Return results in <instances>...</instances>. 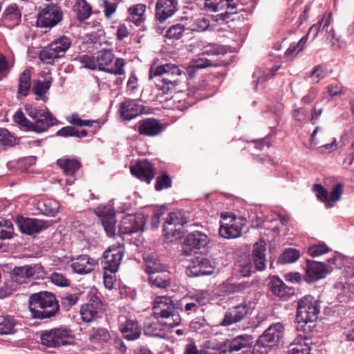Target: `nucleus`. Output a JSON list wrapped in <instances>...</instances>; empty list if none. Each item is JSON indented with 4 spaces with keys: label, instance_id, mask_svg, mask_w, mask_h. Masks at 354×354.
Listing matches in <instances>:
<instances>
[{
    "label": "nucleus",
    "instance_id": "1",
    "mask_svg": "<svg viewBox=\"0 0 354 354\" xmlns=\"http://www.w3.org/2000/svg\"><path fill=\"white\" fill-rule=\"evenodd\" d=\"M203 302L204 297L198 295H187L177 301L176 304L171 297H157L154 301L153 310L156 316L165 319L164 324L169 327H174L181 322L179 312H184L188 315L196 313Z\"/></svg>",
    "mask_w": 354,
    "mask_h": 354
},
{
    "label": "nucleus",
    "instance_id": "2",
    "mask_svg": "<svg viewBox=\"0 0 354 354\" xmlns=\"http://www.w3.org/2000/svg\"><path fill=\"white\" fill-rule=\"evenodd\" d=\"M186 76L185 71L174 64H165L158 66H151L149 79L156 78V87L163 94L172 92L180 83V77Z\"/></svg>",
    "mask_w": 354,
    "mask_h": 354
},
{
    "label": "nucleus",
    "instance_id": "3",
    "mask_svg": "<svg viewBox=\"0 0 354 354\" xmlns=\"http://www.w3.org/2000/svg\"><path fill=\"white\" fill-rule=\"evenodd\" d=\"M29 308L33 318L46 319L58 313L59 305L52 292L41 291L30 296Z\"/></svg>",
    "mask_w": 354,
    "mask_h": 354
},
{
    "label": "nucleus",
    "instance_id": "4",
    "mask_svg": "<svg viewBox=\"0 0 354 354\" xmlns=\"http://www.w3.org/2000/svg\"><path fill=\"white\" fill-rule=\"evenodd\" d=\"M83 59V62L86 64V67L89 69L95 70L98 68L100 71L120 75L124 73V59L117 58L114 64H112L114 60V55L111 50L104 49L99 51L95 62L94 57L89 56L84 57Z\"/></svg>",
    "mask_w": 354,
    "mask_h": 354
},
{
    "label": "nucleus",
    "instance_id": "5",
    "mask_svg": "<svg viewBox=\"0 0 354 354\" xmlns=\"http://www.w3.org/2000/svg\"><path fill=\"white\" fill-rule=\"evenodd\" d=\"M319 312V306L314 297L309 295L301 298L298 301L297 308V329L305 333L310 332L312 326L308 324L317 320Z\"/></svg>",
    "mask_w": 354,
    "mask_h": 354
},
{
    "label": "nucleus",
    "instance_id": "6",
    "mask_svg": "<svg viewBox=\"0 0 354 354\" xmlns=\"http://www.w3.org/2000/svg\"><path fill=\"white\" fill-rule=\"evenodd\" d=\"M283 326L279 322L270 326L257 340V352L260 354H268L271 348L278 345L283 336Z\"/></svg>",
    "mask_w": 354,
    "mask_h": 354
},
{
    "label": "nucleus",
    "instance_id": "7",
    "mask_svg": "<svg viewBox=\"0 0 354 354\" xmlns=\"http://www.w3.org/2000/svg\"><path fill=\"white\" fill-rule=\"evenodd\" d=\"M71 45V40L62 36L45 46L39 53V58L44 64H53L55 59L64 56Z\"/></svg>",
    "mask_w": 354,
    "mask_h": 354
},
{
    "label": "nucleus",
    "instance_id": "8",
    "mask_svg": "<svg viewBox=\"0 0 354 354\" xmlns=\"http://www.w3.org/2000/svg\"><path fill=\"white\" fill-rule=\"evenodd\" d=\"M24 109L26 113L33 120L31 131L40 133L57 123V119L48 111L38 109L30 104L25 105Z\"/></svg>",
    "mask_w": 354,
    "mask_h": 354
},
{
    "label": "nucleus",
    "instance_id": "9",
    "mask_svg": "<svg viewBox=\"0 0 354 354\" xmlns=\"http://www.w3.org/2000/svg\"><path fill=\"white\" fill-rule=\"evenodd\" d=\"M63 19V11L57 3H49L41 9L37 15V26L39 28H52Z\"/></svg>",
    "mask_w": 354,
    "mask_h": 354
},
{
    "label": "nucleus",
    "instance_id": "10",
    "mask_svg": "<svg viewBox=\"0 0 354 354\" xmlns=\"http://www.w3.org/2000/svg\"><path fill=\"white\" fill-rule=\"evenodd\" d=\"M71 337H72L71 330L66 327L46 330L42 331L40 335L41 344L50 348H57L65 345Z\"/></svg>",
    "mask_w": 354,
    "mask_h": 354
},
{
    "label": "nucleus",
    "instance_id": "11",
    "mask_svg": "<svg viewBox=\"0 0 354 354\" xmlns=\"http://www.w3.org/2000/svg\"><path fill=\"white\" fill-rule=\"evenodd\" d=\"M124 254V248L123 245L117 243L110 246L103 254L102 265L104 270L109 272L110 274L115 273L118 270Z\"/></svg>",
    "mask_w": 354,
    "mask_h": 354
},
{
    "label": "nucleus",
    "instance_id": "12",
    "mask_svg": "<svg viewBox=\"0 0 354 354\" xmlns=\"http://www.w3.org/2000/svg\"><path fill=\"white\" fill-rule=\"evenodd\" d=\"M187 223V220L183 217L181 212L170 213L163 226L165 236L167 239L180 238L183 234V227Z\"/></svg>",
    "mask_w": 354,
    "mask_h": 354
},
{
    "label": "nucleus",
    "instance_id": "13",
    "mask_svg": "<svg viewBox=\"0 0 354 354\" xmlns=\"http://www.w3.org/2000/svg\"><path fill=\"white\" fill-rule=\"evenodd\" d=\"M44 274V268L40 264L26 265L15 267L11 274L12 279L17 283H27L30 279L42 278Z\"/></svg>",
    "mask_w": 354,
    "mask_h": 354
},
{
    "label": "nucleus",
    "instance_id": "14",
    "mask_svg": "<svg viewBox=\"0 0 354 354\" xmlns=\"http://www.w3.org/2000/svg\"><path fill=\"white\" fill-rule=\"evenodd\" d=\"M237 0H205V6L212 11H218L226 8L227 11L220 15L222 20L227 21L231 16L242 10L237 3Z\"/></svg>",
    "mask_w": 354,
    "mask_h": 354
},
{
    "label": "nucleus",
    "instance_id": "15",
    "mask_svg": "<svg viewBox=\"0 0 354 354\" xmlns=\"http://www.w3.org/2000/svg\"><path fill=\"white\" fill-rule=\"evenodd\" d=\"M250 313V308L246 302L232 306L225 312L220 325L222 326H230L239 323L247 318Z\"/></svg>",
    "mask_w": 354,
    "mask_h": 354
},
{
    "label": "nucleus",
    "instance_id": "16",
    "mask_svg": "<svg viewBox=\"0 0 354 354\" xmlns=\"http://www.w3.org/2000/svg\"><path fill=\"white\" fill-rule=\"evenodd\" d=\"M99 217L102 225L109 236H113L115 232V214L111 205L98 206L94 210Z\"/></svg>",
    "mask_w": 354,
    "mask_h": 354
},
{
    "label": "nucleus",
    "instance_id": "17",
    "mask_svg": "<svg viewBox=\"0 0 354 354\" xmlns=\"http://www.w3.org/2000/svg\"><path fill=\"white\" fill-rule=\"evenodd\" d=\"M214 268L209 259L196 257L192 260L186 269V274L189 277L209 275L213 273Z\"/></svg>",
    "mask_w": 354,
    "mask_h": 354
},
{
    "label": "nucleus",
    "instance_id": "18",
    "mask_svg": "<svg viewBox=\"0 0 354 354\" xmlns=\"http://www.w3.org/2000/svg\"><path fill=\"white\" fill-rule=\"evenodd\" d=\"M247 220L242 216H232L229 223L221 225L220 235L225 239H234L241 235L243 228L246 225Z\"/></svg>",
    "mask_w": 354,
    "mask_h": 354
},
{
    "label": "nucleus",
    "instance_id": "19",
    "mask_svg": "<svg viewBox=\"0 0 354 354\" xmlns=\"http://www.w3.org/2000/svg\"><path fill=\"white\" fill-rule=\"evenodd\" d=\"M145 220L142 214H129L122 218L119 226V230L122 234H131L142 231Z\"/></svg>",
    "mask_w": 354,
    "mask_h": 354
},
{
    "label": "nucleus",
    "instance_id": "20",
    "mask_svg": "<svg viewBox=\"0 0 354 354\" xmlns=\"http://www.w3.org/2000/svg\"><path fill=\"white\" fill-rule=\"evenodd\" d=\"M16 223L20 231L28 235L39 233L42 230L47 228L48 226L43 220L26 218L22 216L17 217Z\"/></svg>",
    "mask_w": 354,
    "mask_h": 354
},
{
    "label": "nucleus",
    "instance_id": "21",
    "mask_svg": "<svg viewBox=\"0 0 354 354\" xmlns=\"http://www.w3.org/2000/svg\"><path fill=\"white\" fill-rule=\"evenodd\" d=\"M207 236L200 231H194L187 235L183 243V250L185 253L189 254L205 248L209 243Z\"/></svg>",
    "mask_w": 354,
    "mask_h": 354
},
{
    "label": "nucleus",
    "instance_id": "22",
    "mask_svg": "<svg viewBox=\"0 0 354 354\" xmlns=\"http://www.w3.org/2000/svg\"><path fill=\"white\" fill-rule=\"evenodd\" d=\"M252 337L249 335H239L226 342L225 346L230 352L243 350L241 354H254Z\"/></svg>",
    "mask_w": 354,
    "mask_h": 354
},
{
    "label": "nucleus",
    "instance_id": "23",
    "mask_svg": "<svg viewBox=\"0 0 354 354\" xmlns=\"http://www.w3.org/2000/svg\"><path fill=\"white\" fill-rule=\"evenodd\" d=\"M131 173L142 181L150 183L154 178L155 168L152 163L147 160H140L131 166Z\"/></svg>",
    "mask_w": 354,
    "mask_h": 354
},
{
    "label": "nucleus",
    "instance_id": "24",
    "mask_svg": "<svg viewBox=\"0 0 354 354\" xmlns=\"http://www.w3.org/2000/svg\"><path fill=\"white\" fill-rule=\"evenodd\" d=\"M119 322L120 330L124 339L132 341L140 336L142 328L136 320L122 316Z\"/></svg>",
    "mask_w": 354,
    "mask_h": 354
},
{
    "label": "nucleus",
    "instance_id": "25",
    "mask_svg": "<svg viewBox=\"0 0 354 354\" xmlns=\"http://www.w3.org/2000/svg\"><path fill=\"white\" fill-rule=\"evenodd\" d=\"M306 279L308 282H313L324 278L331 269L327 265L315 261H306Z\"/></svg>",
    "mask_w": 354,
    "mask_h": 354
},
{
    "label": "nucleus",
    "instance_id": "26",
    "mask_svg": "<svg viewBox=\"0 0 354 354\" xmlns=\"http://www.w3.org/2000/svg\"><path fill=\"white\" fill-rule=\"evenodd\" d=\"M178 8V0H158L156 4V17L160 22H163L173 16Z\"/></svg>",
    "mask_w": 354,
    "mask_h": 354
},
{
    "label": "nucleus",
    "instance_id": "27",
    "mask_svg": "<svg viewBox=\"0 0 354 354\" xmlns=\"http://www.w3.org/2000/svg\"><path fill=\"white\" fill-rule=\"evenodd\" d=\"M136 127L140 135L149 137L156 136L164 129L162 124L154 118H146L140 120Z\"/></svg>",
    "mask_w": 354,
    "mask_h": 354
},
{
    "label": "nucleus",
    "instance_id": "28",
    "mask_svg": "<svg viewBox=\"0 0 354 354\" xmlns=\"http://www.w3.org/2000/svg\"><path fill=\"white\" fill-rule=\"evenodd\" d=\"M143 106L135 100H127L120 103V113L123 120H131L143 113Z\"/></svg>",
    "mask_w": 354,
    "mask_h": 354
},
{
    "label": "nucleus",
    "instance_id": "29",
    "mask_svg": "<svg viewBox=\"0 0 354 354\" xmlns=\"http://www.w3.org/2000/svg\"><path fill=\"white\" fill-rule=\"evenodd\" d=\"M252 259L257 270L261 272L266 269V243L264 241L260 240L254 244Z\"/></svg>",
    "mask_w": 354,
    "mask_h": 354
},
{
    "label": "nucleus",
    "instance_id": "30",
    "mask_svg": "<svg viewBox=\"0 0 354 354\" xmlns=\"http://www.w3.org/2000/svg\"><path fill=\"white\" fill-rule=\"evenodd\" d=\"M269 286L273 295L281 298L283 300H287L295 295V289L286 286L278 277H273L270 281Z\"/></svg>",
    "mask_w": 354,
    "mask_h": 354
},
{
    "label": "nucleus",
    "instance_id": "31",
    "mask_svg": "<svg viewBox=\"0 0 354 354\" xmlns=\"http://www.w3.org/2000/svg\"><path fill=\"white\" fill-rule=\"evenodd\" d=\"M95 265L94 259L86 254H82L72 260L71 267L75 272L84 274L91 272Z\"/></svg>",
    "mask_w": 354,
    "mask_h": 354
},
{
    "label": "nucleus",
    "instance_id": "32",
    "mask_svg": "<svg viewBox=\"0 0 354 354\" xmlns=\"http://www.w3.org/2000/svg\"><path fill=\"white\" fill-rule=\"evenodd\" d=\"M57 165L66 176H73L82 166L78 159L66 156L58 159Z\"/></svg>",
    "mask_w": 354,
    "mask_h": 354
},
{
    "label": "nucleus",
    "instance_id": "33",
    "mask_svg": "<svg viewBox=\"0 0 354 354\" xmlns=\"http://www.w3.org/2000/svg\"><path fill=\"white\" fill-rule=\"evenodd\" d=\"M146 6L138 3L131 6L128 9L127 21L133 23L136 26H140L145 21Z\"/></svg>",
    "mask_w": 354,
    "mask_h": 354
},
{
    "label": "nucleus",
    "instance_id": "34",
    "mask_svg": "<svg viewBox=\"0 0 354 354\" xmlns=\"http://www.w3.org/2000/svg\"><path fill=\"white\" fill-rule=\"evenodd\" d=\"M153 315L158 320L156 322H152L151 319H147L145 322L144 331L146 335L156 337H163L165 335V330L163 326H167L165 322V319L162 317H158L154 314ZM167 327L170 328L169 326Z\"/></svg>",
    "mask_w": 354,
    "mask_h": 354
},
{
    "label": "nucleus",
    "instance_id": "35",
    "mask_svg": "<svg viewBox=\"0 0 354 354\" xmlns=\"http://www.w3.org/2000/svg\"><path fill=\"white\" fill-rule=\"evenodd\" d=\"M310 339L306 336L299 335L288 346V354H310Z\"/></svg>",
    "mask_w": 354,
    "mask_h": 354
},
{
    "label": "nucleus",
    "instance_id": "36",
    "mask_svg": "<svg viewBox=\"0 0 354 354\" xmlns=\"http://www.w3.org/2000/svg\"><path fill=\"white\" fill-rule=\"evenodd\" d=\"M21 15L16 4L9 5L4 10L1 20L6 26L14 27L21 21Z\"/></svg>",
    "mask_w": 354,
    "mask_h": 354
},
{
    "label": "nucleus",
    "instance_id": "37",
    "mask_svg": "<svg viewBox=\"0 0 354 354\" xmlns=\"http://www.w3.org/2000/svg\"><path fill=\"white\" fill-rule=\"evenodd\" d=\"M145 263V271L149 275L165 272L167 267L162 264L155 254H145L144 256Z\"/></svg>",
    "mask_w": 354,
    "mask_h": 354
},
{
    "label": "nucleus",
    "instance_id": "38",
    "mask_svg": "<svg viewBox=\"0 0 354 354\" xmlns=\"http://www.w3.org/2000/svg\"><path fill=\"white\" fill-rule=\"evenodd\" d=\"M31 86V71L25 69L19 77L17 98L26 97Z\"/></svg>",
    "mask_w": 354,
    "mask_h": 354
},
{
    "label": "nucleus",
    "instance_id": "39",
    "mask_svg": "<svg viewBox=\"0 0 354 354\" xmlns=\"http://www.w3.org/2000/svg\"><path fill=\"white\" fill-rule=\"evenodd\" d=\"M149 281L151 286L165 289L171 286L169 275L165 272L149 275Z\"/></svg>",
    "mask_w": 354,
    "mask_h": 354
},
{
    "label": "nucleus",
    "instance_id": "40",
    "mask_svg": "<svg viewBox=\"0 0 354 354\" xmlns=\"http://www.w3.org/2000/svg\"><path fill=\"white\" fill-rule=\"evenodd\" d=\"M17 325V319L10 315H6L0 318V335H12L17 331L15 327Z\"/></svg>",
    "mask_w": 354,
    "mask_h": 354
},
{
    "label": "nucleus",
    "instance_id": "41",
    "mask_svg": "<svg viewBox=\"0 0 354 354\" xmlns=\"http://www.w3.org/2000/svg\"><path fill=\"white\" fill-rule=\"evenodd\" d=\"M82 318L85 322H91L101 316L102 308L97 309L91 305L84 304L80 311Z\"/></svg>",
    "mask_w": 354,
    "mask_h": 354
},
{
    "label": "nucleus",
    "instance_id": "42",
    "mask_svg": "<svg viewBox=\"0 0 354 354\" xmlns=\"http://www.w3.org/2000/svg\"><path fill=\"white\" fill-rule=\"evenodd\" d=\"M299 250L295 248L286 249L277 259L280 264L292 263L295 262L300 257Z\"/></svg>",
    "mask_w": 354,
    "mask_h": 354
},
{
    "label": "nucleus",
    "instance_id": "43",
    "mask_svg": "<svg viewBox=\"0 0 354 354\" xmlns=\"http://www.w3.org/2000/svg\"><path fill=\"white\" fill-rule=\"evenodd\" d=\"M110 337L109 332L104 328H93L90 330L89 339L95 343L107 342Z\"/></svg>",
    "mask_w": 354,
    "mask_h": 354
},
{
    "label": "nucleus",
    "instance_id": "44",
    "mask_svg": "<svg viewBox=\"0 0 354 354\" xmlns=\"http://www.w3.org/2000/svg\"><path fill=\"white\" fill-rule=\"evenodd\" d=\"M75 7L80 21H84L91 16V7L85 0L78 1Z\"/></svg>",
    "mask_w": 354,
    "mask_h": 354
},
{
    "label": "nucleus",
    "instance_id": "45",
    "mask_svg": "<svg viewBox=\"0 0 354 354\" xmlns=\"http://www.w3.org/2000/svg\"><path fill=\"white\" fill-rule=\"evenodd\" d=\"M187 30L189 28H185L184 25L177 24L167 29L165 36L168 39L178 40L182 37L183 32Z\"/></svg>",
    "mask_w": 354,
    "mask_h": 354
},
{
    "label": "nucleus",
    "instance_id": "46",
    "mask_svg": "<svg viewBox=\"0 0 354 354\" xmlns=\"http://www.w3.org/2000/svg\"><path fill=\"white\" fill-rule=\"evenodd\" d=\"M40 205L42 206L40 209L43 213L51 216H55L58 212L59 208V203L55 201L51 200H46Z\"/></svg>",
    "mask_w": 354,
    "mask_h": 354
},
{
    "label": "nucleus",
    "instance_id": "47",
    "mask_svg": "<svg viewBox=\"0 0 354 354\" xmlns=\"http://www.w3.org/2000/svg\"><path fill=\"white\" fill-rule=\"evenodd\" d=\"M13 121L26 131H32V121L28 120L21 110L17 111L13 115Z\"/></svg>",
    "mask_w": 354,
    "mask_h": 354
},
{
    "label": "nucleus",
    "instance_id": "48",
    "mask_svg": "<svg viewBox=\"0 0 354 354\" xmlns=\"http://www.w3.org/2000/svg\"><path fill=\"white\" fill-rule=\"evenodd\" d=\"M171 179L166 173L158 176L156 178V183L155 189L157 191H160L163 189H167L171 187Z\"/></svg>",
    "mask_w": 354,
    "mask_h": 354
},
{
    "label": "nucleus",
    "instance_id": "49",
    "mask_svg": "<svg viewBox=\"0 0 354 354\" xmlns=\"http://www.w3.org/2000/svg\"><path fill=\"white\" fill-rule=\"evenodd\" d=\"M225 290L228 294H233L239 292L243 290H245L246 288H248L249 286L248 283H230L226 282L223 284Z\"/></svg>",
    "mask_w": 354,
    "mask_h": 354
},
{
    "label": "nucleus",
    "instance_id": "50",
    "mask_svg": "<svg viewBox=\"0 0 354 354\" xmlns=\"http://www.w3.org/2000/svg\"><path fill=\"white\" fill-rule=\"evenodd\" d=\"M78 297L76 294L66 293L61 297L62 306L66 310H68L77 301Z\"/></svg>",
    "mask_w": 354,
    "mask_h": 354
},
{
    "label": "nucleus",
    "instance_id": "51",
    "mask_svg": "<svg viewBox=\"0 0 354 354\" xmlns=\"http://www.w3.org/2000/svg\"><path fill=\"white\" fill-rule=\"evenodd\" d=\"M68 122L75 126L77 127H92L93 123L95 122L93 120H82L77 113H73L72 115L67 117Z\"/></svg>",
    "mask_w": 354,
    "mask_h": 354
},
{
    "label": "nucleus",
    "instance_id": "52",
    "mask_svg": "<svg viewBox=\"0 0 354 354\" xmlns=\"http://www.w3.org/2000/svg\"><path fill=\"white\" fill-rule=\"evenodd\" d=\"M342 193H343V185L342 183H337L333 188V190L330 195V198H328V201L326 204V207L327 208H328L330 207V203L339 201L341 198Z\"/></svg>",
    "mask_w": 354,
    "mask_h": 354
},
{
    "label": "nucleus",
    "instance_id": "53",
    "mask_svg": "<svg viewBox=\"0 0 354 354\" xmlns=\"http://www.w3.org/2000/svg\"><path fill=\"white\" fill-rule=\"evenodd\" d=\"M329 248L325 243L310 245L308 250V254L312 257H318L329 252Z\"/></svg>",
    "mask_w": 354,
    "mask_h": 354
},
{
    "label": "nucleus",
    "instance_id": "54",
    "mask_svg": "<svg viewBox=\"0 0 354 354\" xmlns=\"http://www.w3.org/2000/svg\"><path fill=\"white\" fill-rule=\"evenodd\" d=\"M14 142V138L10 133L4 128H0V146L12 145Z\"/></svg>",
    "mask_w": 354,
    "mask_h": 354
},
{
    "label": "nucleus",
    "instance_id": "55",
    "mask_svg": "<svg viewBox=\"0 0 354 354\" xmlns=\"http://www.w3.org/2000/svg\"><path fill=\"white\" fill-rule=\"evenodd\" d=\"M50 86L49 81L38 80L34 86V93L38 96L44 95Z\"/></svg>",
    "mask_w": 354,
    "mask_h": 354
},
{
    "label": "nucleus",
    "instance_id": "56",
    "mask_svg": "<svg viewBox=\"0 0 354 354\" xmlns=\"http://www.w3.org/2000/svg\"><path fill=\"white\" fill-rule=\"evenodd\" d=\"M56 136L64 138L78 136V129L72 126H66L57 131Z\"/></svg>",
    "mask_w": 354,
    "mask_h": 354
},
{
    "label": "nucleus",
    "instance_id": "57",
    "mask_svg": "<svg viewBox=\"0 0 354 354\" xmlns=\"http://www.w3.org/2000/svg\"><path fill=\"white\" fill-rule=\"evenodd\" d=\"M313 191L315 192L319 200L326 203L328 201V195L327 190L321 185L315 184L313 185Z\"/></svg>",
    "mask_w": 354,
    "mask_h": 354
},
{
    "label": "nucleus",
    "instance_id": "58",
    "mask_svg": "<svg viewBox=\"0 0 354 354\" xmlns=\"http://www.w3.org/2000/svg\"><path fill=\"white\" fill-rule=\"evenodd\" d=\"M50 280L54 284L59 286L64 287L69 285V281L61 273L53 272L50 275Z\"/></svg>",
    "mask_w": 354,
    "mask_h": 354
},
{
    "label": "nucleus",
    "instance_id": "59",
    "mask_svg": "<svg viewBox=\"0 0 354 354\" xmlns=\"http://www.w3.org/2000/svg\"><path fill=\"white\" fill-rule=\"evenodd\" d=\"M209 26V21L205 17L198 18L196 19L191 30L197 32L205 31L208 28Z\"/></svg>",
    "mask_w": 354,
    "mask_h": 354
},
{
    "label": "nucleus",
    "instance_id": "60",
    "mask_svg": "<svg viewBox=\"0 0 354 354\" xmlns=\"http://www.w3.org/2000/svg\"><path fill=\"white\" fill-rule=\"evenodd\" d=\"M306 39V37H304L297 43H292L290 45L289 48L286 50V54L289 56H295L299 51L304 48V40Z\"/></svg>",
    "mask_w": 354,
    "mask_h": 354
},
{
    "label": "nucleus",
    "instance_id": "61",
    "mask_svg": "<svg viewBox=\"0 0 354 354\" xmlns=\"http://www.w3.org/2000/svg\"><path fill=\"white\" fill-rule=\"evenodd\" d=\"M325 76V70L321 66H315L312 71L310 77L314 82L317 83Z\"/></svg>",
    "mask_w": 354,
    "mask_h": 354
},
{
    "label": "nucleus",
    "instance_id": "62",
    "mask_svg": "<svg viewBox=\"0 0 354 354\" xmlns=\"http://www.w3.org/2000/svg\"><path fill=\"white\" fill-rule=\"evenodd\" d=\"M104 3V16L109 19L111 15L115 12L117 8V4L113 2H111L109 0H102Z\"/></svg>",
    "mask_w": 354,
    "mask_h": 354
},
{
    "label": "nucleus",
    "instance_id": "63",
    "mask_svg": "<svg viewBox=\"0 0 354 354\" xmlns=\"http://www.w3.org/2000/svg\"><path fill=\"white\" fill-rule=\"evenodd\" d=\"M87 305L93 306L94 307L97 308V309L102 308V301L98 297V296L96 295V292L95 291H91L87 296Z\"/></svg>",
    "mask_w": 354,
    "mask_h": 354
},
{
    "label": "nucleus",
    "instance_id": "64",
    "mask_svg": "<svg viewBox=\"0 0 354 354\" xmlns=\"http://www.w3.org/2000/svg\"><path fill=\"white\" fill-rule=\"evenodd\" d=\"M328 92L331 97L344 95L343 86L339 83L331 84L327 87Z\"/></svg>",
    "mask_w": 354,
    "mask_h": 354
}]
</instances>
